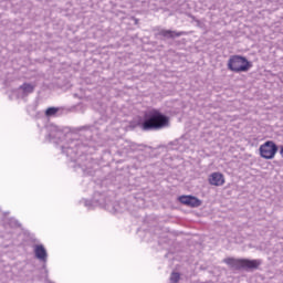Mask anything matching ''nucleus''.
Instances as JSON below:
<instances>
[{
    "mask_svg": "<svg viewBox=\"0 0 283 283\" xmlns=\"http://www.w3.org/2000/svg\"><path fill=\"white\" fill-rule=\"evenodd\" d=\"M169 125V117L160 113L158 109H150L145 114L142 127L145 132L151 129H163Z\"/></svg>",
    "mask_w": 283,
    "mask_h": 283,
    "instance_id": "1",
    "label": "nucleus"
},
{
    "mask_svg": "<svg viewBox=\"0 0 283 283\" xmlns=\"http://www.w3.org/2000/svg\"><path fill=\"white\" fill-rule=\"evenodd\" d=\"M224 264H228L230 269H235V271H240V269H245V271H251L253 269H259L262 264V260H249V259H235V258H227L223 259Z\"/></svg>",
    "mask_w": 283,
    "mask_h": 283,
    "instance_id": "2",
    "label": "nucleus"
},
{
    "mask_svg": "<svg viewBox=\"0 0 283 283\" xmlns=\"http://www.w3.org/2000/svg\"><path fill=\"white\" fill-rule=\"evenodd\" d=\"M253 67V64L242 55H231L228 60V70L230 72H249Z\"/></svg>",
    "mask_w": 283,
    "mask_h": 283,
    "instance_id": "3",
    "label": "nucleus"
},
{
    "mask_svg": "<svg viewBox=\"0 0 283 283\" xmlns=\"http://www.w3.org/2000/svg\"><path fill=\"white\" fill-rule=\"evenodd\" d=\"M277 154V145L273 142H265L263 145L260 146V156L265 160H273L275 155Z\"/></svg>",
    "mask_w": 283,
    "mask_h": 283,
    "instance_id": "4",
    "label": "nucleus"
},
{
    "mask_svg": "<svg viewBox=\"0 0 283 283\" xmlns=\"http://www.w3.org/2000/svg\"><path fill=\"white\" fill-rule=\"evenodd\" d=\"M33 252L36 258V260H40V262H48V250H45V247L43 244H35L33 247Z\"/></svg>",
    "mask_w": 283,
    "mask_h": 283,
    "instance_id": "5",
    "label": "nucleus"
},
{
    "mask_svg": "<svg viewBox=\"0 0 283 283\" xmlns=\"http://www.w3.org/2000/svg\"><path fill=\"white\" fill-rule=\"evenodd\" d=\"M36 86L31 83H23L21 86L18 88V94L21 98H25V96H30V94L34 93V88Z\"/></svg>",
    "mask_w": 283,
    "mask_h": 283,
    "instance_id": "6",
    "label": "nucleus"
},
{
    "mask_svg": "<svg viewBox=\"0 0 283 283\" xmlns=\"http://www.w3.org/2000/svg\"><path fill=\"white\" fill-rule=\"evenodd\" d=\"M179 202H181V205H186L187 207H200L202 205L200 199L192 196H181L179 197Z\"/></svg>",
    "mask_w": 283,
    "mask_h": 283,
    "instance_id": "7",
    "label": "nucleus"
},
{
    "mask_svg": "<svg viewBox=\"0 0 283 283\" xmlns=\"http://www.w3.org/2000/svg\"><path fill=\"white\" fill-rule=\"evenodd\" d=\"M208 181L212 187H222V185H224V175L221 172H212L209 176Z\"/></svg>",
    "mask_w": 283,
    "mask_h": 283,
    "instance_id": "8",
    "label": "nucleus"
},
{
    "mask_svg": "<svg viewBox=\"0 0 283 283\" xmlns=\"http://www.w3.org/2000/svg\"><path fill=\"white\" fill-rule=\"evenodd\" d=\"M187 32L185 31H171V30H161L159 31V36H165V39H176L178 36H185Z\"/></svg>",
    "mask_w": 283,
    "mask_h": 283,
    "instance_id": "9",
    "label": "nucleus"
},
{
    "mask_svg": "<svg viewBox=\"0 0 283 283\" xmlns=\"http://www.w3.org/2000/svg\"><path fill=\"white\" fill-rule=\"evenodd\" d=\"M61 108L59 107H49L46 111H45V116L48 117H52L54 116L55 114H59Z\"/></svg>",
    "mask_w": 283,
    "mask_h": 283,
    "instance_id": "10",
    "label": "nucleus"
},
{
    "mask_svg": "<svg viewBox=\"0 0 283 283\" xmlns=\"http://www.w3.org/2000/svg\"><path fill=\"white\" fill-rule=\"evenodd\" d=\"M180 281V273L172 272L170 275V282L178 283Z\"/></svg>",
    "mask_w": 283,
    "mask_h": 283,
    "instance_id": "11",
    "label": "nucleus"
},
{
    "mask_svg": "<svg viewBox=\"0 0 283 283\" xmlns=\"http://www.w3.org/2000/svg\"><path fill=\"white\" fill-rule=\"evenodd\" d=\"M138 145L136 144H128V151H137Z\"/></svg>",
    "mask_w": 283,
    "mask_h": 283,
    "instance_id": "12",
    "label": "nucleus"
},
{
    "mask_svg": "<svg viewBox=\"0 0 283 283\" xmlns=\"http://www.w3.org/2000/svg\"><path fill=\"white\" fill-rule=\"evenodd\" d=\"M94 202H97V205H103V203H101V201H98V200H96V199L94 200Z\"/></svg>",
    "mask_w": 283,
    "mask_h": 283,
    "instance_id": "13",
    "label": "nucleus"
},
{
    "mask_svg": "<svg viewBox=\"0 0 283 283\" xmlns=\"http://www.w3.org/2000/svg\"><path fill=\"white\" fill-rule=\"evenodd\" d=\"M49 136H50L51 138H54V135H52V134H50Z\"/></svg>",
    "mask_w": 283,
    "mask_h": 283,
    "instance_id": "14",
    "label": "nucleus"
},
{
    "mask_svg": "<svg viewBox=\"0 0 283 283\" xmlns=\"http://www.w3.org/2000/svg\"><path fill=\"white\" fill-rule=\"evenodd\" d=\"M62 151L65 153V147H62Z\"/></svg>",
    "mask_w": 283,
    "mask_h": 283,
    "instance_id": "15",
    "label": "nucleus"
}]
</instances>
